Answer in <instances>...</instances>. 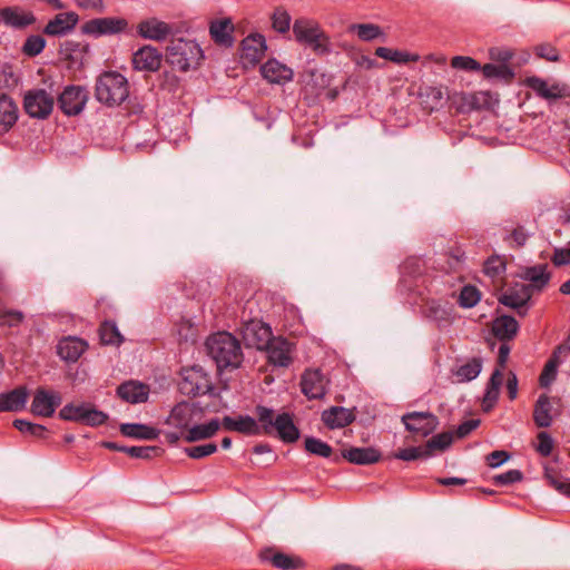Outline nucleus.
I'll return each mask as SVG.
<instances>
[{
    "label": "nucleus",
    "mask_w": 570,
    "mask_h": 570,
    "mask_svg": "<svg viewBox=\"0 0 570 570\" xmlns=\"http://www.w3.org/2000/svg\"><path fill=\"white\" fill-rule=\"evenodd\" d=\"M256 417L239 414L236 417L224 416L222 422L217 417L206 423L209 438H213L220 428L247 436L276 435L284 443H295L301 438V431L294 423V415L289 412L276 413L272 407L257 404L254 409Z\"/></svg>",
    "instance_id": "1"
},
{
    "label": "nucleus",
    "mask_w": 570,
    "mask_h": 570,
    "mask_svg": "<svg viewBox=\"0 0 570 570\" xmlns=\"http://www.w3.org/2000/svg\"><path fill=\"white\" fill-rule=\"evenodd\" d=\"M205 346L207 354L215 361L218 372L238 368L244 361L240 342L229 332L213 333L207 337Z\"/></svg>",
    "instance_id": "2"
},
{
    "label": "nucleus",
    "mask_w": 570,
    "mask_h": 570,
    "mask_svg": "<svg viewBox=\"0 0 570 570\" xmlns=\"http://www.w3.org/2000/svg\"><path fill=\"white\" fill-rule=\"evenodd\" d=\"M200 45L194 39L183 37L173 38L165 52V62L180 72H188L200 68L205 60Z\"/></svg>",
    "instance_id": "3"
},
{
    "label": "nucleus",
    "mask_w": 570,
    "mask_h": 570,
    "mask_svg": "<svg viewBox=\"0 0 570 570\" xmlns=\"http://www.w3.org/2000/svg\"><path fill=\"white\" fill-rule=\"evenodd\" d=\"M129 97L128 79L116 70H105L96 79L95 98L104 106L118 107Z\"/></svg>",
    "instance_id": "4"
},
{
    "label": "nucleus",
    "mask_w": 570,
    "mask_h": 570,
    "mask_svg": "<svg viewBox=\"0 0 570 570\" xmlns=\"http://www.w3.org/2000/svg\"><path fill=\"white\" fill-rule=\"evenodd\" d=\"M181 381L178 385L179 392L190 399L205 394L212 397H219L220 393L215 387L208 373L199 365H193L181 370Z\"/></svg>",
    "instance_id": "5"
},
{
    "label": "nucleus",
    "mask_w": 570,
    "mask_h": 570,
    "mask_svg": "<svg viewBox=\"0 0 570 570\" xmlns=\"http://www.w3.org/2000/svg\"><path fill=\"white\" fill-rule=\"evenodd\" d=\"M58 417L62 421L80 423L91 428H98L107 423L109 416L98 410L91 402L67 403L59 410Z\"/></svg>",
    "instance_id": "6"
},
{
    "label": "nucleus",
    "mask_w": 570,
    "mask_h": 570,
    "mask_svg": "<svg viewBox=\"0 0 570 570\" xmlns=\"http://www.w3.org/2000/svg\"><path fill=\"white\" fill-rule=\"evenodd\" d=\"M131 30L132 28H130L128 20L122 17L92 18L83 22L80 27L82 35L95 39L120 33H131Z\"/></svg>",
    "instance_id": "7"
},
{
    "label": "nucleus",
    "mask_w": 570,
    "mask_h": 570,
    "mask_svg": "<svg viewBox=\"0 0 570 570\" xmlns=\"http://www.w3.org/2000/svg\"><path fill=\"white\" fill-rule=\"evenodd\" d=\"M55 106L53 97L46 89H30L23 97L24 112L35 119H48Z\"/></svg>",
    "instance_id": "8"
},
{
    "label": "nucleus",
    "mask_w": 570,
    "mask_h": 570,
    "mask_svg": "<svg viewBox=\"0 0 570 570\" xmlns=\"http://www.w3.org/2000/svg\"><path fill=\"white\" fill-rule=\"evenodd\" d=\"M240 333L246 347L259 351L265 350L275 338L269 324L254 318L243 324Z\"/></svg>",
    "instance_id": "9"
},
{
    "label": "nucleus",
    "mask_w": 570,
    "mask_h": 570,
    "mask_svg": "<svg viewBox=\"0 0 570 570\" xmlns=\"http://www.w3.org/2000/svg\"><path fill=\"white\" fill-rule=\"evenodd\" d=\"M89 91L83 86L68 85L57 98L59 109L68 117L77 116L86 107Z\"/></svg>",
    "instance_id": "10"
},
{
    "label": "nucleus",
    "mask_w": 570,
    "mask_h": 570,
    "mask_svg": "<svg viewBox=\"0 0 570 570\" xmlns=\"http://www.w3.org/2000/svg\"><path fill=\"white\" fill-rule=\"evenodd\" d=\"M405 430L425 438L432 434L439 426V417L432 412L413 411L401 417Z\"/></svg>",
    "instance_id": "11"
},
{
    "label": "nucleus",
    "mask_w": 570,
    "mask_h": 570,
    "mask_svg": "<svg viewBox=\"0 0 570 570\" xmlns=\"http://www.w3.org/2000/svg\"><path fill=\"white\" fill-rule=\"evenodd\" d=\"M90 45L85 41L66 40L60 43L59 55L67 62V69L80 71L85 68Z\"/></svg>",
    "instance_id": "12"
},
{
    "label": "nucleus",
    "mask_w": 570,
    "mask_h": 570,
    "mask_svg": "<svg viewBox=\"0 0 570 570\" xmlns=\"http://www.w3.org/2000/svg\"><path fill=\"white\" fill-rule=\"evenodd\" d=\"M524 85L533 90L538 97L548 101L570 98V86L566 82H553L548 86L547 80L538 76H531L524 79Z\"/></svg>",
    "instance_id": "13"
},
{
    "label": "nucleus",
    "mask_w": 570,
    "mask_h": 570,
    "mask_svg": "<svg viewBox=\"0 0 570 570\" xmlns=\"http://www.w3.org/2000/svg\"><path fill=\"white\" fill-rule=\"evenodd\" d=\"M258 558L263 563H269L279 570H302L305 568V561L295 554H288L279 551L275 547H266L258 553Z\"/></svg>",
    "instance_id": "14"
},
{
    "label": "nucleus",
    "mask_w": 570,
    "mask_h": 570,
    "mask_svg": "<svg viewBox=\"0 0 570 570\" xmlns=\"http://www.w3.org/2000/svg\"><path fill=\"white\" fill-rule=\"evenodd\" d=\"M328 380L320 368H306L301 376V392L308 400H321L326 394Z\"/></svg>",
    "instance_id": "15"
},
{
    "label": "nucleus",
    "mask_w": 570,
    "mask_h": 570,
    "mask_svg": "<svg viewBox=\"0 0 570 570\" xmlns=\"http://www.w3.org/2000/svg\"><path fill=\"white\" fill-rule=\"evenodd\" d=\"M163 60L165 55L156 47L145 45L132 53L131 65L137 71L156 72L160 69Z\"/></svg>",
    "instance_id": "16"
},
{
    "label": "nucleus",
    "mask_w": 570,
    "mask_h": 570,
    "mask_svg": "<svg viewBox=\"0 0 570 570\" xmlns=\"http://www.w3.org/2000/svg\"><path fill=\"white\" fill-rule=\"evenodd\" d=\"M341 459L355 465H372L382 460V452L374 446L358 448L351 446L341 452V455L333 458L334 463H340Z\"/></svg>",
    "instance_id": "17"
},
{
    "label": "nucleus",
    "mask_w": 570,
    "mask_h": 570,
    "mask_svg": "<svg viewBox=\"0 0 570 570\" xmlns=\"http://www.w3.org/2000/svg\"><path fill=\"white\" fill-rule=\"evenodd\" d=\"M79 22V14L75 11L57 13L42 29L48 37H63L70 33Z\"/></svg>",
    "instance_id": "18"
},
{
    "label": "nucleus",
    "mask_w": 570,
    "mask_h": 570,
    "mask_svg": "<svg viewBox=\"0 0 570 570\" xmlns=\"http://www.w3.org/2000/svg\"><path fill=\"white\" fill-rule=\"evenodd\" d=\"M235 24L232 18L214 19L209 22V36L214 43L223 48H232L235 43Z\"/></svg>",
    "instance_id": "19"
},
{
    "label": "nucleus",
    "mask_w": 570,
    "mask_h": 570,
    "mask_svg": "<svg viewBox=\"0 0 570 570\" xmlns=\"http://www.w3.org/2000/svg\"><path fill=\"white\" fill-rule=\"evenodd\" d=\"M242 59L250 65L258 63L267 50L265 37L255 32L248 35L240 42Z\"/></svg>",
    "instance_id": "20"
},
{
    "label": "nucleus",
    "mask_w": 570,
    "mask_h": 570,
    "mask_svg": "<svg viewBox=\"0 0 570 570\" xmlns=\"http://www.w3.org/2000/svg\"><path fill=\"white\" fill-rule=\"evenodd\" d=\"M3 23L17 30H23L37 21L32 11H24L19 6H9L0 9Z\"/></svg>",
    "instance_id": "21"
},
{
    "label": "nucleus",
    "mask_w": 570,
    "mask_h": 570,
    "mask_svg": "<svg viewBox=\"0 0 570 570\" xmlns=\"http://www.w3.org/2000/svg\"><path fill=\"white\" fill-rule=\"evenodd\" d=\"M173 28L169 23L155 17L141 20L137 26V35L144 39L163 41L171 35Z\"/></svg>",
    "instance_id": "22"
},
{
    "label": "nucleus",
    "mask_w": 570,
    "mask_h": 570,
    "mask_svg": "<svg viewBox=\"0 0 570 570\" xmlns=\"http://www.w3.org/2000/svg\"><path fill=\"white\" fill-rule=\"evenodd\" d=\"M291 346L288 340L275 337L264 350L267 353V362L274 366L288 367L293 362Z\"/></svg>",
    "instance_id": "23"
},
{
    "label": "nucleus",
    "mask_w": 570,
    "mask_h": 570,
    "mask_svg": "<svg viewBox=\"0 0 570 570\" xmlns=\"http://www.w3.org/2000/svg\"><path fill=\"white\" fill-rule=\"evenodd\" d=\"M356 407L331 406L322 412V421L330 430L343 429L356 419Z\"/></svg>",
    "instance_id": "24"
},
{
    "label": "nucleus",
    "mask_w": 570,
    "mask_h": 570,
    "mask_svg": "<svg viewBox=\"0 0 570 570\" xmlns=\"http://www.w3.org/2000/svg\"><path fill=\"white\" fill-rule=\"evenodd\" d=\"M261 73L269 83L284 85L293 80L294 71L292 68L281 63L275 58L268 59L261 66Z\"/></svg>",
    "instance_id": "25"
},
{
    "label": "nucleus",
    "mask_w": 570,
    "mask_h": 570,
    "mask_svg": "<svg viewBox=\"0 0 570 570\" xmlns=\"http://www.w3.org/2000/svg\"><path fill=\"white\" fill-rule=\"evenodd\" d=\"M19 119V108L10 95L0 94V136L8 134Z\"/></svg>",
    "instance_id": "26"
},
{
    "label": "nucleus",
    "mask_w": 570,
    "mask_h": 570,
    "mask_svg": "<svg viewBox=\"0 0 570 570\" xmlns=\"http://www.w3.org/2000/svg\"><path fill=\"white\" fill-rule=\"evenodd\" d=\"M28 397L29 391L24 385L0 393V412H20L24 410Z\"/></svg>",
    "instance_id": "27"
},
{
    "label": "nucleus",
    "mask_w": 570,
    "mask_h": 570,
    "mask_svg": "<svg viewBox=\"0 0 570 570\" xmlns=\"http://www.w3.org/2000/svg\"><path fill=\"white\" fill-rule=\"evenodd\" d=\"M88 348V343L77 336L63 337L57 345V354L66 362H77Z\"/></svg>",
    "instance_id": "28"
},
{
    "label": "nucleus",
    "mask_w": 570,
    "mask_h": 570,
    "mask_svg": "<svg viewBox=\"0 0 570 570\" xmlns=\"http://www.w3.org/2000/svg\"><path fill=\"white\" fill-rule=\"evenodd\" d=\"M333 81V76L323 72L316 68L304 69L299 73V82L315 95H320L321 91L327 89Z\"/></svg>",
    "instance_id": "29"
},
{
    "label": "nucleus",
    "mask_w": 570,
    "mask_h": 570,
    "mask_svg": "<svg viewBox=\"0 0 570 570\" xmlns=\"http://www.w3.org/2000/svg\"><path fill=\"white\" fill-rule=\"evenodd\" d=\"M116 392L121 400L131 404L144 403L149 396L148 385L135 381L121 383Z\"/></svg>",
    "instance_id": "30"
},
{
    "label": "nucleus",
    "mask_w": 570,
    "mask_h": 570,
    "mask_svg": "<svg viewBox=\"0 0 570 570\" xmlns=\"http://www.w3.org/2000/svg\"><path fill=\"white\" fill-rule=\"evenodd\" d=\"M520 325L518 321L511 315H501L492 322V333L501 342L512 341L518 332Z\"/></svg>",
    "instance_id": "31"
},
{
    "label": "nucleus",
    "mask_w": 570,
    "mask_h": 570,
    "mask_svg": "<svg viewBox=\"0 0 570 570\" xmlns=\"http://www.w3.org/2000/svg\"><path fill=\"white\" fill-rule=\"evenodd\" d=\"M502 383L503 372L501 371V368H494L485 386L482 400L483 412L488 413L492 411L493 407L495 406L500 396V389Z\"/></svg>",
    "instance_id": "32"
},
{
    "label": "nucleus",
    "mask_w": 570,
    "mask_h": 570,
    "mask_svg": "<svg viewBox=\"0 0 570 570\" xmlns=\"http://www.w3.org/2000/svg\"><path fill=\"white\" fill-rule=\"evenodd\" d=\"M119 431L126 438L146 441L156 440L160 434L159 429L144 423H121Z\"/></svg>",
    "instance_id": "33"
},
{
    "label": "nucleus",
    "mask_w": 570,
    "mask_h": 570,
    "mask_svg": "<svg viewBox=\"0 0 570 570\" xmlns=\"http://www.w3.org/2000/svg\"><path fill=\"white\" fill-rule=\"evenodd\" d=\"M520 277L530 282L529 285L535 287V291L541 292L549 284L551 273L548 271L547 264H537L525 267Z\"/></svg>",
    "instance_id": "34"
},
{
    "label": "nucleus",
    "mask_w": 570,
    "mask_h": 570,
    "mask_svg": "<svg viewBox=\"0 0 570 570\" xmlns=\"http://www.w3.org/2000/svg\"><path fill=\"white\" fill-rule=\"evenodd\" d=\"M551 411V399L547 394H540L534 403L532 414L537 428L543 429L551 426L553 422Z\"/></svg>",
    "instance_id": "35"
},
{
    "label": "nucleus",
    "mask_w": 570,
    "mask_h": 570,
    "mask_svg": "<svg viewBox=\"0 0 570 570\" xmlns=\"http://www.w3.org/2000/svg\"><path fill=\"white\" fill-rule=\"evenodd\" d=\"M322 28L313 19L308 18H297L295 19L293 23V33L295 37V40L301 45H306L309 40H312V37L316 35L318 31H321Z\"/></svg>",
    "instance_id": "36"
},
{
    "label": "nucleus",
    "mask_w": 570,
    "mask_h": 570,
    "mask_svg": "<svg viewBox=\"0 0 570 570\" xmlns=\"http://www.w3.org/2000/svg\"><path fill=\"white\" fill-rule=\"evenodd\" d=\"M99 340L102 345L119 346L125 341L115 321L105 320L98 328Z\"/></svg>",
    "instance_id": "37"
},
{
    "label": "nucleus",
    "mask_w": 570,
    "mask_h": 570,
    "mask_svg": "<svg viewBox=\"0 0 570 570\" xmlns=\"http://www.w3.org/2000/svg\"><path fill=\"white\" fill-rule=\"evenodd\" d=\"M30 412L35 416L52 417L53 413L50 410L49 403V390L45 387H38L33 393V399L30 405Z\"/></svg>",
    "instance_id": "38"
},
{
    "label": "nucleus",
    "mask_w": 570,
    "mask_h": 570,
    "mask_svg": "<svg viewBox=\"0 0 570 570\" xmlns=\"http://www.w3.org/2000/svg\"><path fill=\"white\" fill-rule=\"evenodd\" d=\"M422 315L434 322H443L449 321L451 316V311L442 305L441 301L429 298L421 306Z\"/></svg>",
    "instance_id": "39"
},
{
    "label": "nucleus",
    "mask_w": 570,
    "mask_h": 570,
    "mask_svg": "<svg viewBox=\"0 0 570 570\" xmlns=\"http://www.w3.org/2000/svg\"><path fill=\"white\" fill-rule=\"evenodd\" d=\"M375 56L397 65H406L409 62H416L420 60V56L417 53H411L407 51L391 49L387 47L376 48Z\"/></svg>",
    "instance_id": "40"
},
{
    "label": "nucleus",
    "mask_w": 570,
    "mask_h": 570,
    "mask_svg": "<svg viewBox=\"0 0 570 570\" xmlns=\"http://www.w3.org/2000/svg\"><path fill=\"white\" fill-rule=\"evenodd\" d=\"M20 80L11 63L0 66V94L10 95L19 86Z\"/></svg>",
    "instance_id": "41"
},
{
    "label": "nucleus",
    "mask_w": 570,
    "mask_h": 570,
    "mask_svg": "<svg viewBox=\"0 0 570 570\" xmlns=\"http://www.w3.org/2000/svg\"><path fill=\"white\" fill-rule=\"evenodd\" d=\"M485 79L498 78L507 83H511L515 77L514 70L509 65L485 63L481 67Z\"/></svg>",
    "instance_id": "42"
},
{
    "label": "nucleus",
    "mask_w": 570,
    "mask_h": 570,
    "mask_svg": "<svg viewBox=\"0 0 570 570\" xmlns=\"http://www.w3.org/2000/svg\"><path fill=\"white\" fill-rule=\"evenodd\" d=\"M562 363L561 355L554 348L539 376V385L549 387L557 377V368Z\"/></svg>",
    "instance_id": "43"
},
{
    "label": "nucleus",
    "mask_w": 570,
    "mask_h": 570,
    "mask_svg": "<svg viewBox=\"0 0 570 570\" xmlns=\"http://www.w3.org/2000/svg\"><path fill=\"white\" fill-rule=\"evenodd\" d=\"M12 425L23 435H30L40 440L48 438L49 430L42 424L33 423L24 419H16Z\"/></svg>",
    "instance_id": "44"
},
{
    "label": "nucleus",
    "mask_w": 570,
    "mask_h": 570,
    "mask_svg": "<svg viewBox=\"0 0 570 570\" xmlns=\"http://www.w3.org/2000/svg\"><path fill=\"white\" fill-rule=\"evenodd\" d=\"M482 371V358L472 357L465 364L458 367L454 375L458 377V382H470L479 376Z\"/></svg>",
    "instance_id": "45"
},
{
    "label": "nucleus",
    "mask_w": 570,
    "mask_h": 570,
    "mask_svg": "<svg viewBox=\"0 0 570 570\" xmlns=\"http://www.w3.org/2000/svg\"><path fill=\"white\" fill-rule=\"evenodd\" d=\"M453 438H454V434L451 431H445V432L439 433L436 435H433L424 444L425 454L429 455V458H431L434 455L435 451H445L453 443Z\"/></svg>",
    "instance_id": "46"
},
{
    "label": "nucleus",
    "mask_w": 570,
    "mask_h": 570,
    "mask_svg": "<svg viewBox=\"0 0 570 570\" xmlns=\"http://www.w3.org/2000/svg\"><path fill=\"white\" fill-rule=\"evenodd\" d=\"M544 479L548 484L562 495L570 498V479L561 475L556 470L546 466Z\"/></svg>",
    "instance_id": "47"
},
{
    "label": "nucleus",
    "mask_w": 570,
    "mask_h": 570,
    "mask_svg": "<svg viewBox=\"0 0 570 570\" xmlns=\"http://www.w3.org/2000/svg\"><path fill=\"white\" fill-rule=\"evenodd\" d=\"M157 86L160 91L175 95L181 86V78L173 69L164 70L157 76Z\"/></svg>",
    "instance_id": "48"
},
{
    "label": "nucleus",
    "mask_w": 570,
    "mask_h": 570,
    "mask_svg": "<svg viewBox=\"0 0 570 570\" xmlns=\"http://www.w3.org/2000/svg\"><path fill=\"white\" fill-rule=\"evenodd\" d=\"M446 273H461L465 266V252L460 246H454L445 253Z\"/></svg>",
    "instance_id": "49"
},
{
    "label": "nucleus",
    "mask_w": 570,
    "mask_h": 570,
    "mask_svg": "<svg viewBox=\"0 0 570 570\" xmlns=\"http://www.w3.org/2000/svg\"><path fill=\"white\" fill-rule=\"evenodd\" d=\"M304 449L309 454L317 455V456L325 458V459L331 458L333 454L332 446L315 436H306L305 438Z\"/></svg>",
    "instance_id": "50"
},
{
    "label": "nucleus",
    "mask_w": 570,
    "mask_h": 570,
    "mask_svg": "<svg viewBox=\"0 0 570 570\" xmlns=\"http://www.w3.org/2000/svg\"><path fill=\"white\" fill-rule=\"evenodd\" d=\"M305 47L311 48L317 56H327L332 52L330 37L323 29L314 35Z\"/></svg>",
    "instance_id": "51"
},
{
    "label": "nucleus",
    "mask_w": 570,
    "mask_h": 570,
    "mask_svg": "<svg viewBox=\"0 0 570 570\" xmlns=\"http://www.w3.org/2000/svg\"><path fill=\"white\" fill-rule=\"evenodd\" d=\"M480 289L474 285L468 284L461 288L458 297V304L462 308H472L480 302Z\"/></svg>",
    "instance_id": "52"
},
{
    "label": "nucleus",
    "mask_w": 570,
    "mask_h": 570,
    "mask_svg": "<svg viewBox=\"0 0 570 570\" xmlns=\"http://www.w3.org/2000/svg\"><path fill=\"white\" fill-rule=\"evenodd\" d=\"M165 450L157 445L127 446L126 454L134 459L150 460L161 456Z\"/></svg>",
    "instance_id": "53"
},
{
    "label": "nucleus",
    "mask_w": 570,
    "mask_h": 570,
    "mask_svg": "<svg viewBox=\"0 0 570 570\" xmlns=\"http://www.w3.org/2000/svg\"><path fill=\"white\" fill-rule=\"evenodd\" d=\"M189 403L187 401H181L177 403L170 411L169 417L166 420V423H169V420H174V424L176 428L186 430L188 429L189 422L187 417V407Z\"/></svg>",
    "instance_id": "54"
},
{
    "label": "nucleus",
    "mask_w": 570,
    "mask_h": 570,
    "mask_svg": "<svg viewBox=\"0 0 570 570\" xmlns=\"http://www.w3.org/2000/svg\"><path fill=\"white\" fill-rule=\"evenodd\" d=\"M47 41L40 35H30L23 42L22 52L28 57L39 56L46 48Z\"/></svg>",
    "instance_id": "55"
},
{
    "label": "nucleus",
    "mask_w": 570,
    "mask_h": 570,
    "mask_svg": "<svg viewBox=\"0 0 570 570\" xmlns=\"http://www.w3.org/2000/svg\"><path fill=\"white\" fill-rule=\"evenodd\" d=\"M291 20L289 13L285 9L278 7L272 14V27L278 33H286L289 31Z\"/></svg>",
    "instance_id": "56"
},
{
    "label": "nucleus",
    "mask_w": 570,
    "mask_h": 570,
    "mask_svg": "<svg viewBox=\"0 0 570 570\" xmlns=\"http://www.w3.org/2000/svg\"><path fill=\"white\" fill-rule=\"evenodd\" d=\"M393 458L402 461H415L419 459H429L425 454V446H409L399 449L393 453Z\"/></svg>",
    "instance_id": "57"
},
{
    "label": "nucleus",
    "mask_w": 570,
    "mask_h": 570,
    "mask_svg": "<svg viewBox=\"0 0 570 570\" xmlns=\"http://www.w3.org/2000/svg\"><path fill=\"white\" fill-rule=\"evenodd\" d=\"M352 30L356 31L357 37L363 41H371L383 33L381 27L373 23L353 24Z\"/></svg>",
    "instance_id": "58"
},
{
    "label": "nucleus",
    "mask_w": 570,
    "mask_h": 570,
    "mask_svg": "<svg viewBox=\"0 0 570 570\" xmlns=\"http://www.w3.org/2000/svg\"><path fill=\"white\" fill-rule=\"evenodd\" d=\"M507 263L505 259L498 256L492 255L490 256L483 265V272L485 275L490 277H497L505 272Z\"/></svg>",
    "instance_id": "59"
},
{
    "label": "nucleus",
    "mask_w": 570,
    "mask_h": 570,
    "mask_svg": "<svg viewBox=\"0 0 570 570\" xmlns=\"http://www.w3.org/2000/svg\"><path fill=\"white\" fill-rule=\"evenodd\" d=\"M533 52L538 58L547 61L559 62L561 60L559 50L549 42H542L534 46Z\"/></svg>",
    "instance_id": "60"
},
{
    "label": "nucleus",
    "mask_w": 570,
    "mask_h": 570,
    "mask_svg": "<svg viewBox=\"0 0 570 570\" xmlns=\"http://www.w3.org/2000/svg\"><path fill=\"white\" fill-rule=\"evenodd\" d=\"M24 320V315L18 309H0V327H16Z\"/></svg>",
    "instance_id": "61"
},
{
    "label": "nucleus",
    "mask_w": 570,
    "mask_h": 570,
    "mask_svg": "<svg viewBox=\"0 0 570 570\" xmlns=\"http://www.w3.org/2000/svg\"><path fill=\"white\" fill-rule=\"evenodd\" d=\"M184 452L194 460H199L206 456H209L217 452V444L216 443H207L196 446H188L184 449Z\"/></svg>",
    "instance_id": "62"
},
{
    "label": "nucleus",
    "mask_w": 570,
    "mask_h": 570,
    "mask_svg": "<svg viewBox=\"0 0 570 570\" xmlns=\"http://www.w3.org/2000/svg\"><path fill=\"white\" fill-rule=\"evenodd\" d=\"M498 302L509 308L521 307V299L517 283L510 286L504 293L498 297Z\"/></svg>",
    "instance_id": "63"
},
{
    "label": "nucleus",
    "mask_w": 570,
    "mask_h": 570,
    "mask_svg": "<svg viewBox=\"0 0 570 570\" xmlns=\"http://www.w3.org/2000/svg\"><path fill=\"white\" fill-rule=\"evenodd\" d=\"M523 479L524 474L522 471L512 469L504 473L493 475L492 481L495 485L503 487L521 482Z\"/></svg>",
    "instance_id": "64"
}]
</instances>
